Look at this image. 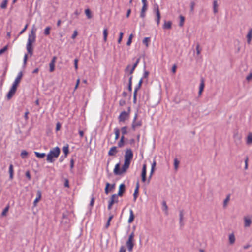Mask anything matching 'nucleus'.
Wrapping results in <instances>:
<instances>
[{"instance_id":"f257e3e1","label":"nucleus","mask_w":252,"mask_h":252,"mask_svg":"<svg viewBox=\"0 0 252 252\" xmlns=\"http://www.w3.org/2000/svg\"><path fill=\"white\" fill-rule=\"evenodd\" d=\"M36 29L35 28H33L31 32V33L29 34L28 36V42L26 46V48L28 52L31 55H32L33 53V48L32 44L35 42L36 35Z\"/></svg>"},{"instance_id":"f03ea898","label":"nucleus","mask_w":252,"mask_h":252,"mask_svg":"<svg viewBox=\"0 0 252 252\" xmlns=\"http://www.w3.org/2000/svg\"><path fill=\"white\" fill-rule=\"evenodd\" d=\"M133 156V152L130 149L126 150L125 154V162L123 165V171H126L129 168L130 162Z\"/></svg>"},{"instance_id":"7ed1b4c3","label":"nucleus","mask_w":252,"mask_h":252,"mask_svg":"<svg viewBox=\"0 0 252 252\" xmlns=\"http://www.w3.org/2000/svg\"><path fill=\"white\" fill-rule=\"evenodd\" d=\"M60 153V149L58 147L51 149L47 156V161L49 162H53L55 158H57Z\"/></svg>"},{"instance_id":"20e7f679","label":"nucleus","mask_w":252,"mask_h":252,"mask_svg":"<svg viewBox=\"0 0 252 252\" xmlns=\"http://www.w3.org/2000/svg\"><path fill=\"white\" fill-rule=\"evenodd\" d=\"M118 195L116 194H113L111 196L110 201H109L108 209L110 210L112 208V205L118 202Z\"/></svg>"},{"instance_id":"39448f33","label":"nucleus","mask_w":252,"mask_h":252,"mask_svg":"<svg viewBox=\"0 0 252 252\" xmlns=\"http://www.w3.org/2000/svg\"><path fill=\"white\" fill-rule=\"evenodd\" d=\"M17 86L12 85L10 90L7 94V98L8 100L10 99L15 94Z\"/></svg>"},{"instance_id":"423d86ee","label":"nucleus","mask_w":252,"mask_h":252,"mask_svg":"<svg viewBox=\"0 0 252 252\" xmlns=\"http://www.w3.org/2000/svg\"><path fill=\"white\" fill-rule=\"evenodd\" d=\"M126 171H123V166L121 170H120V164L119 163L115 165L114 173L116 175H121L123 173H125Z\"/></svg>"},{"instance_id":"0eeeda50","label":"nucleus","mask_w":252,"mask_h":252,"mask_svg":"<svg viewBox=\"0 0 252 252\" xmlns=\"http://www.w3.org/2000/svg\"><path fill=\"white\" fill-rule=\"evenodd\" d=\"M244 226L245 227H249L252 224V221L250 217L249 216H245L244 218Z\"/></svg>"},{"instance_id":"6e6552de","label":"nucleus","mask_w":252,"mask_h":252,"mask_svg":"<svg viewBox=\"0 0 252 252\" xmlns=\"http://www.w3.org/2000/svg\"><path fill=\"white\" fill-rule=\"evenodd\" d=\"M128 113L126 111H123L119 117L120 122H124L128 117Z\"/></svg>"},{"instance_id":"1a4fd4ad","label":"nucleus","mask_w":252,"mask_h":252,"mask_svg":"<svg viewBox=\"0 0 252 252\" xmlns=\"http://www.w3.org/2000/svg\"><path fill=\"white\" fill-rule=\"evenodd\" d=\"M137 117V115H136L135 116L134 121L132 124V128L134 130L136 128L140 127L141 126V122L140 121H136V119Z\"/></svg>"},{"instance_id":"9d476101","label":"nucleus","mask_w":252,"mask_h":252,"mask_svg":"<svg viewBox=\"0 0 252 252\" xmlns=\"http://www.w3.org/2000/svg\"><path fill=\"white\" fill-rule=\"evenodd\" d=\"M22 76H23V73L21 71L18 73V75L17 76V77L16 78L13 85L18 86V84L20 83V82L22 78Z\"/></svg>"},{"instance_id":"9b49d317","label":"nucleus","mask_w":252,"mask_h":252,"mask_svg":"<svg viewBox=\"0 0 252 252\" xmlns=\"http://www.w3.org/2000/svg\"><path fill=\"white\" fill-rule=\"evenodd\" d=\"M125 191V185L124 184H121L119 188V191L117 195L122 196Z\"/></svg>"},{"instance_id":"f8f14e48","label":"nucleus","mask_w":252,"mask_h":252,"mask_svg":"<svg viewBox=\"0 0 252 252\" xmlns=\"http://www.w3.org/2000/svg\"><path fill=\"white\" fill-rule=\"evenodd\" d=\"M146 165L144 164L142 167V171L141 173L142 181L144 182L146 181Z\"/></svg>"},{"instance_id":"ddd939ff","label":"nucleus","mask_w":252,"mask_h":252,"mask_svg":"<svg viewBox=\"0 0 252 252\" xmlns=\"http://www.w3.org/2000/svg\"><path fill=\"white\" fill-rule=\"evenodd\" d=\"M229 243L232 245L234 244L236 239L234 233H231L228 236Z\"/></svg>"},{"instance_id":"4468645a","label":"nucleus","mask_w":252,"mask_h":252,"mask_svg":"<svg viewBox=\"0 0 252 252\" xmlns=\"http://www.w3.org/2000/svg\"><path fill=\"white\" fill-rule=\"evenodd\" d=\"M184 213L183 211L181 210L179 213V224L181 227H183L184 225Z\"/></svg>"},{"instance_id":"2eb2a0df","label":"nucleus","mask_w":252,"mask_h":252,"mask_svg":"<svg viewBox=\"0 0 252 252\" xmlns=\"http://www.w3.org/2000/svg\"><path fill=\"white\" fill-rule=\"evenodd\" d=\"M41 198V192L40 190H38L37 191V197L36 199L34 200L33 204L34 206H36L37 205V203L39 201V200Z\"/></svg>"},{"instance_id":"dca6fc26","label":"nucleus","mask_w":252,"mask_h":252,"mask_svg":"<svg viewBox=\"0 0 252 252\" xmlns=\"http://www.w3.org/2000/svg\"><path fill=\"white\" fill-rule=\"evenodd\" d=\"M218 6L219 5L218 4V1L216 0H215L213 1V12L215 14H216L218 12Z\"/></svg>"},{"instance_id":"f3484780","label":"nucleus","mask_w":252,"mask_h":252,"mask_svg":"<svg viewBox=\"0 0 252 252\" xmlns=\"http://www.w3.org/2000/svg\"><path fill=\"white\" fill-rule=\"evenodd\" d=\"M247 42L248 44H250L252 38V28H250L249 30L248 33L247 35Z\"/></svg>"},{"instance_id":"a211bd4d","label":"nucleus","mask_w":252,"mask_h":252,"mask_svg":"<svg viewBox=\"0 0 252 252\" xmlns=\"http://www.w3.org/2000/svg\"><path fill=\"white\" fill-rule=\"evenodd\" d=\"M117 152L116 147L113 146L109 151L108 155L109 156H114Z\"/></svg>"},{"instance_id":"6ab92c4d","label":"nucleus","mask_w":252,"mask_h":252,"mask_svg":"<svg viewBox=\"0 0 252 252\" xmlns=\"http://www.w3.org/2000/svg\"><path fill=\"white\" fill-rule=\"evenodd\" d=\"M162 210L164 212L165 214L167 215L168 214V206L166 204V203L165 201H163L162 203Z\"/></svg>"},{"instance_id":"aec40b11","label":"nucleus","mask_w":252,"mask_h":252,"mask_svg":"<svg viewBox=\"0 0 252 252\" xmlns=\"http://www.w3.org/2000/svg\"><path fill=\"white\" fill-rule=\"evenodd\" d=\"M204 88V82L203 79L201 80L200 86H199V90L198 92L199 95H201L202 94V93L203 91Z\"/></svg>"},{"instance_id":"412c9836","label":"nucleus","mask_w":252,"mask_h":252,"mask_svg":"<svg viewBox=\"0 0 252 252\" xmlns=\"http://www.w3.org/2000/svg\"><path fill=\"white\" fill-rule=\"evenodd\" d=\"M172 23L171 21H165L163 26V28L164 29H170L171 28Z\"/></svg>"},{"instance_id":"4be33fe9","label":"nucleus","mask_w":252,"mask_h":252,"mask_svg":"<svg viewBox=\"0 0 252 252\" xmlns=\"http://www.w3.org/2000/svg\"><path fill=\"white\" fill-rule=\"evenodd\" d=\"M134 245V243L126 242V246L127 248L128 251L129 252H131L132 251Z\"/></svg>"},{"instance_id":"5701e85b","label":"nucleus","mask_w":252,"mask_h":252,"mask_svg":"<svg viewBox=\"0 0 252 252\" xmlns=\"http://www.w3.org/2000/svg\"><path fill=\"white\" fill-rule=\"evenodd\" d=\"M9 178L11 180L13 178V166L12 164H10L9 168Z\"/></svg>"},{"instance_id":"b1692460","label":"nucleus","mask_w":252,"mask_h":252,"mask_svg":"<svg viewBox=\"0 0 252 252\" xmlns=\"http://www.w3.org/2000/svg\"><path fill=\"white\" fill-rule=\"evenodd\" d=\"M129 213H130V216H129V219L128 220V223H130L134 220V215L133 211L131 209L130 210Z\"/></svg>"},{"instance_id":"393cba45","label":"nucleus","mask_w":252,"mask_h":252,"mask_svg":"<svg viewBox=\"0 0 252 252\" xmlns=\"http://www.w3.org/2000/svg\"><path fill=\"white\" fill-rule=\"evenodd\" d=\"M230 199V195L228 194L227 195L226 198L224 199L223 203V206L224 208H226L227 206L228 203Z\"/></svg>"},{"instance_id":"a878e982","label":"nucleus","mask_w":252,"mask_h":252,"mask_svg":"<svg viewBox=\"0 0 252 252\" xmlns=\"http://www.w3.org/2000/svg\"><path fill=\"white\" fill-rule=\"evenodd\" d=\"M156 21L157 24V25L158 26L160 23V14L159 11L157 10V12L156 13Z\"/></svg>"},{"instance_id":"bb28decb","label":"nucleus","mask_w":252,"mask_h":252,"mask_svg":"<svg viewBox=\"0 0 252 252\" xmlns=\"http://www.w3.org/2000/svg\"><path fill=\"white\" fill-rule=\"evenodd\" d=\"M246 143L248 145H250L252 144V133H250L248 134L247 138V141Z\"/></svg>"},{"instance_id":"cd10ccee","label":"nucleus","mask_w":252,"mask_h":252,"mask_svg":"<svg viewBox=\"0 0 252 252\" xmlns=\"http://www.w3.org/2000/svg\"><path fill=\"white\" fill-rule=\"evenodd\" d=\"M7 3H8V0H3L2 1V2H1V3L0 4V7L2 9H6V7H7Z\"/></svg>"},{"instance_id":"c85d7f7f","label":"nucleus","mask_w":252,"mask_h":252,"mask_svg":"<svg viewBox=\"0 0 252 252\" xmlns=\"http://www.w3.org/2000/svg\"><path fill=\"white\" fill-rule=\"evenodd\" d=\"M9 205H7V206L3 209L1 213V216L4 217L7 215V213L9 210Z\"/></svg>"},{"instance_id":"c756f323","label":"nucleus","mask_w":252,"mask_h":252,"mask_svg":"<svg viewBox=\"0 0 252 252\" xmlns=\"http://www.w3.org/2000/svg\"><path fill=\"white\" fill-rule=\"evenodd\" d=\"M62 150L65 154V157H66L69 153L68 145H67L66 146L63 147Z\"/></svg>"},{"instance_id":"7c9ffc66","label":"nucleus","mask_w":252,"mask_h":252,"mask_svg":"<svg viewBox=\"0 0 252 252\" xmlns=\"http://www.w3.org/2000/svg\"><path fill=\"white\" fill-rule=\"evenodd\" d=\"M179 161L177 159L175 158L174 160V166L175 170H177L179 167Z\"/></svg>"},{"instance_id":"2f4dec72","label":"nucleus","mask_w":252,"mask_h":252,"mask_svg":"<svg viewBox=\"0 0 252 252\" xmlns=\"http://www.w3.org/2000/svg\"><path fill=\"white\" fill-rule=\"evenodd\" d=\"M34 153H35L36 156L40 158H44V157L46 155L45 153H40L37 152H34Z\"/></svg>"},{"instance_id":"473e14b6","label":"nucleus","mask_w":252,"mask_h":252,"mask_svg":"<svg viewBox=\"0 0 252 252\" xmlns=\"http://www.w3.org/2000/svg\"><path fill=\"white\" fill-rule=\"evenodd\" d=\"M114 132L115 135V139L116 140L119 138V134H120V130L118 128H116L114 129Z\"/></svg>"},{"instance_id":"72a5a7b5","label":"nucleus","mask_w":252,"mask_h":252,"mask_svg":"<svg viewBox=\"0 0 252 252\" xmlns=\"http://www.w3.org/2000/svg\"><path fill=\"white\" fill-rule=\"evenodd\" d=\"M142 81H142V79H141L139 81V83H138V85L135 88L134 92H135L136 93H137L138 90L140 88V87L141 86V85H142Z\"/></svg>"},{"instance_id":"f704fd0d","label":"nucleus","mask_w":252,"mask_h":252,"mask_svg":"<svg viewBox=\"0 0 252 252\" xmlns=\"http://www.w3.org/2000/svg\"><path fill=\"white\" fill-rule=\"evenodd\" d=\"M85 13L88 19H91L92 17L91 12L89 9H86Z\"/></svg>"},{"instance_id":"c9c22d12","label":"nucleus","mask_w":252,"mask_h":252,"mask_svg":"<svg viewBox=\"0 0 252 252\" xmlns=\"http://www.w3.org/2000/svg\"><path fill=\"white\" fill-rule=\"evenodd\" d=\"M103 40L105 42L107 41V35H108V32L107 29H105L103 30Z\"/></svg>"},{"instance_id":"e433bc0d","label":"nucleus","mask_w":252,"mask_h":252,"mask_svg":"<svg viewBox=\"0 0 252 252\" xmlns=\"http://www.w3.org/2000/svg\"><path fill=\"white\" fill-rule=\"evenodd\" d=\"M150 40V37H145L143 40V44H144L147 47H148L149 46L148 43L149 42Z\"/></svg>"},{"instance_id":"4c0bfd02","label":"nucleus","mask_w":252,"mask_h":252,"mask_svg":"<svg viewBox=\"0 0 252 252\" xmlns=\"http://www.w3.org/2000/svg\"><path fill=\"white\" fill-rule=\"evenodd\" d=\"M180 23H179V26L180 27H182L184 25V21H185V18L183 16L180 15Z\"/></svg>"},{"instance_id":"58836bf2","label":"nucleus","mask_w":252,"mask_h":252,"mask_svg":"<svg viewBox=\"0 0 252 252\" xmlns=\"http://www.w3.org/2000/svg\"><path fill=\"white\" fill-rule=\"evenodd\" d=\"M49 71L50 72H52L55 70V63H49Z\"/></svg>"},{"instance_id":"ea45409f","label":"nucleus","mask_w":252,"mask_h":252,"mask_svg":"<svg viewBox=\"0 0 252 252\" xmlns=\"http://www.w3.org/2000/svg\"><path fill=\"white\" fill-rule=\"evenodd\" d=\"M50 30L51 28L50 27H47L44 30V34L45 35H48L50 34Z\"/></svg>"},{"instance_id":"a19ab883","label":"nucleus","mask_w":252,"mask_h":252,"mask_svg":"<svg viewBox=\"0 0 252 252\" xmlns=\"http://www.w3.org/2000/svg\"><path fill=\"white\" fill-rule=\"evenodd\" d=\"M27 155L28 152L26 151L23 150L22 151L21 153V156L22 158H25L27 157Z\"/></svg>"},{"instance_id":"79ce46f5","label":"nucleus","mask_w":252,"mask_h":252,"mask_svg":"<svg viewBox=\"0 0 252 252\" xmlns=\"http://www.w3.org/2000/svg\"><path fill=\"white\" fill-rule=\"evenodd\" d=\"M110 184L109 183H107L106 184V187L105 188V192L106 194H108L109 193V187L110 186Z\"/></svg>"},{"instance_id":"37998d69","label":"nucleus","mask_w":252,"mask_h":252,"mask_svg":"<svg viewBox=\"0 0 252 252\" xmlns=\"http://www.w3.org/2000/svg\"><path fill=\"white\" fill-rule=\"evenodd\" d=\"M8 49V45L5 46L2 49L0 50V55L4 53Z\"/></svg>"},{"instance_id":"c03bdc74","label":"nucleus","mask_w":252,"mask_h":252,"mask_svg":"<svg viewBox=\"0 0 252 252\" xmlns=\"http://www.w3.org/2000/svg\"><path fill=\"white\" fill-rule=\"evenodd\" d=\"M138 191H139V190H138V189H135V191H134V192L133 194L134 201H135L137 198Z\"/></svg>"},{"instance_id":"a18cd8bd","label":"nucleus","mask_w":252,"mask_h":252,"mask_svg":"<svg viewBox=\"0 0 252 252\" xmlns=\"http://www.w3.org/2000/svg\"><path fill=\"white\" fill-rule=\"evenodd\" d=\"M143 3V6L141 9V11L143 12H146V11L147 9V2L146 3Z\"/></svg>"},{"instance_id":"49530a36","label":"nucleus","mask_w":252,"mask_h":252,"mask_svg":"<svg viewBox=\"0 0 252 252\" xmlns=\"http://www.w3.org/2000/svg\"><path fill=\"white\" fill-rule=\"evenodd\" d=\"M122 133L123 135H125L127 133V127L125 126L121 129Z\"/></svg>"},{"instance_id":"de8ad7c7","label":"nucleus","mask_w":252,"mask_h":252,"mask_svg":"<svg viewBox=\"0 0 252 252\" xmlns=\"http://www.w3.org/2000/svg\"><path fill=\"white\" fill-rule=\"evenodd\" d=\"M196 50L197 54L199 55L201 52V49H200V46L199 44H197L196 45Z\"/></svg>"},{"instance_id":"09e8293b","label":"nucleus","mask_w":252,"mask_h":252,"mask_svg":"<svg viewBox=\"0 0 252 252\" xmlns=\"http://www.w3.org/2000/svg\"><path fill=\"white\" fill-rule=\"evenodd\" d=\"M195 5V3L194 1H192L190 3V11L193 12L194 11V7Z\"/></svg>"},{"instance_id":"8fccbe9b","label":"nucleus","mask_w":252,"mask_h":252,"mask_svg":"<svg viewBox=\"0 0 252 252\" xmlns=\"http://www.w3.org/2000/svg\"><path fill=\"white\" fill-rule=\"evenodd\" d=\"M123 33L122 32H121L120 33V35H119V38L118 40V43H121V41H122V38H123Z\"/></svg>"},{"instance_id":"3c124183","label":"nucleus","mask_w":252,"mask_h":252,"mask_svg":"<svg viewBox=\"0 0 252 252\" xmlns=\"http://www.w3.org/2000/svg\"><path fill=\"white\" fill-rule=\"evenodd\" d=\"M252 79V72L250 73V74L246 77V80L248 81H250Z\"/></svg>"},{"instance_id":"603ef678","label":"nucleus","mask_w":252,"mask_h":252,"mask_svg":"<svg viewBox=\"0 0 252 252\" xmlns=\"http://www.w3.org/2000/svg\"><path fill=\"white\" fill-rule=\"evenodd\" d=\"M78 35V32L77 30H75L73 32V34H72V36H71V38L72 39H75L76 36H77Z\"/></svg>"},{"instance_id":"864d4df0","label":"nucleus","mask_w":252,"mask_h":252,"mask_svg":"<svg viewBox=\"0 0 252 252\" xmlns=\"http://www.w3.org/2000/svg\"><path fill=\"white\" fill-rule=\"evenodd\" d=\"M118 146L120 148H122L124 146V141L120 140L118 143Z\"/></svg>"},{"instance_id":"5fc2aeb1","label":"nucleus","mask_w":252,"mask_h":252,"mask_svg":"<svg viewBox=\"0 0 252 252\" xmlns=\"http://www.w3.org/2000/svg\"><path fill=\"white\" fill-rule=\"evenodd\" d=\"M78 60L77 59L74 60V67L76 70L78 69Z\"/></svg>"},{"instance_id":"6e6d98bb","label":"nucleus","mask_w":252,"mask_h":252,"mask_svg":"<svg viewBox=\"0 0 252 252\" xmlns=\"http://www.w3.org/2000/svg\"><path fill=\"white\" fill-rule=\"evenodd\" d=\"M248 158H247L245 160V169L247 170L248 167Z\"/></svg>"},{"instance_id":"4d7b16f0","label":"nucleus","mask_w":252,"mask_h":252,"mask_svg":"<svg viewBox=\"0 0 252 252\" xmlns=\"http://www.w3.org/2000/svg\"><path fill=\"white\" fill-rule=\"evenodd\" d=\"M126 250L124 246H122L120 247L119 252H126Z\"/></svg>"},{"instance_id":"13d9d810","label":"nucleus","mask_w":252,"mask_h":252,"mask_svg":"<svg viewBox=\"0 0 252 252\" xmlns=\"http://www.w3.org/2000/svg\"><path fill=\"white\" fill-rule=\"evenodd\" d=\"M61 128V124L60 123H57L56 124V130L57 131H59Z\"/></svg>"},{"instance_id":"bf43d9fd","label":"nucleus","mask_w":252,"mask_h":252,"mask_svg":"<svg viewBox=\"0 0 252 252\" xmlns=\"http://www.w3.org/2000/svg\"><path fill=\"white\" fill-rule=\"evenodd\" d=\"M26 176L28 178L29 180H30L31 178L30 173L29 171H27L26 172Z\"/></svg>"},{"instance_id":"052dcab7","label":"nucleus","mask_w":252,"mask_h":252,"mask_svg":"<svg viewBox=\"0 0 252 252\" xmlns=\"http://www.w3.org/2000/svg\"><path fill=\"white\" fill-rule=\"evenodd\" d=\"M154 10L156 13L157 12V10L159 11L158 8V4H156L154 5Z\"/></svg>"},{"instance_id":"680f3d73","label":"nucleus","mask_w":252,"mask_h":252,"mask_svg":"<svg viewBox=\"0 0 252 252\" xmlns=\"http://www.w3.org/2000/svg\"><path fill=\"white\" fill-rule=\"evenodd\" d=\"M74 166V160L73 158L71 159L70 160V168L71 170L73 169Z\"/></svg>"},{"instance_id":"e2e57ef3","label":"nucleus","mask_w":252,"mask_h":252,"mask_svg":"<svg viewBox=\"0 0 252 252\" xmlns=\"http://www.w3.org/2000/svg\"><path fill=\"white\" fill-rule=\"evenodd\" d=\"M79 83H80V79H78L77 80V81H76V85L74 87V90H76L78 87V85L79 84Z\"/></svg>"},{"instance_id":"0e129e2a","label":"nucleus","mask_w":252,"mask_h":252,"mask_svg":"<svg viewBox=\"0 0 252 252\" xmlns=\"http://www.w3.org/2000/svg\"><path fill=\"white\" fill-rule=\"evenodd\" d=\"M136 94H137V93H136L135 92H134V94H133V102H134V103H136Z\"/></svg>"},{"instance_id":"69168bd1","label":"nucleus","mask_w":252,"mask_h":252,"mask_svg":"<svg viewBox=\"0 0 252 252\" xmlns=\"http://www.w3.org/2000/svg\"><path fill=\"white\" fill-rule=\"evenodd\" d=\"M177 66L176 65H174L172 67V71L173 73H175L176 71Z\"/></svg>"},{"instance_id":"338daca9","label":"nucleus","mask_w":252,"mask_h":252,"mask_svg":"<svg viewBox=\"0 0 252 252\" xmlns=\"http://www.w3.org/2000/svg\"><path fill=\"white\" fill-rule=\"evenodd\" d=\"M27 27H28V24H26L25 25V27L24 28V29L20 32V34H22L26 30Z\"/></svg>"},{"instance_id":"774afa93","label":"nucleus","mask_w":252,"mask_h":252,"mask_svg":"<svg viewBox=\"0 0 252 252\" xmlns=\"http://www.w3.org/2000/svg\"><path fill=\"white\" fill-rule=\"evenodd\" d=\"M56 60H57V57H56V56H54V57L52 58V60H51V61L50 63H55V62H56Z\"/></svg>"}]
</instances>
